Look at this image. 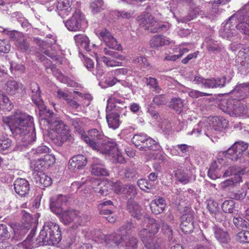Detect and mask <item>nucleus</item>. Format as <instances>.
Masks as SVG:
<instances>
[{
	"mask_svg": "<svg viewBox=\"0 0 249 249\" xmlns=\"http://www.w3.org/2000/svg\"><path fill=\"white\" fill-rule=\"evenodd\" d=\"M4 126L11 130L14 138L22 146H27L34 142L36 134L33 128L34 118L19 110L15 111L9 116L2 119Z\"/></svg>",
	"mask_w": 249,
	"mask_h": 249,
	"instance_id": "f257e3e1",
	"label": "nucleus"
},
{
	"mask_svg": "<svg viewBox=\"0 0 249 249\" xmlns=\"http://www.w3.org/2000/svg\"><path fill=\"white\" fill-rule=\"evenodd\" d=\"M43 112V113H45L47 117L42 118V121L50 125V128L53 131L52 141L57 145L61 146L71 137L69 127L61 120L53 121L54 113L50 109L45 108Z\"/></svg>",
	"mask_w": 249,
	"mask_h": 249,
	"instance_id": "f03ea898",
	"label": "nucleus"
},
{
	"mask_svg": "<svg viewBox=\"0 0 249 249\" xmlns=\"http://www.w3.org/2000/svg\"><path fill=\"white\" fill-rule=\"evenodd\" d=\"M36 240L39 245L58 244L61 240L59 225L51 221L45 222Z\"/></svg>",
	"mask_w": 249,
	"mask_h": 249,
	"instance_id": "7ed1b4c3",
	"label": "nucleus"
},
{
	"mask_svg": "<svg viewBox=\"0 0 249 249\" xmlns=\"http://www.w3.org/2000/svg\"><path fill=\"white\" fill-rule=\"evenodd\" d=\"M93 150L101 154L106 158L112 160L114 163H124L125 160L122 155L118 144L115 142L108 141L104 143H99L98 147Z\"/></svg>",
	"mask_w": 249,
	"mask_h": 249,
	"instance_id": "20e7f679",
	"label": "nucleus"
},
{
	"mask_svg": "<svg viewBox=\"0 0 249 249\" xmlns=\"http://www.w3.org/2000/svg\"><path fill=\"white\" fill-rule=\"evenodd\" d=\"M219 108L231 117H241L247 113V106L238 100L224 98L218 104Z\"/></svg>",
	"mask_w": 249,
	"mask_h": 249,
	"instance_id": "39448f33",
	"label": "nucleus"
},
{
	"mask_svg": "<svg viewBox=\"0 0 249 249\" xmlns=\"http://www.w3.org/2000/svg\"><path fill=\"white\" fill-rule=\"evenodd\" d=\"M248 147V144L243 142H236L225 152V156L231 160L236 161L241 158L245 160L248 156L246 151Z\"/></svg>",
	"mask_w": 249,
	"mask_h": 249,
	"instance_id": "423d86ee",
	"label": "nucleus"
},
{
	"mask_svg": "<svg viewBox=\"0 0 249 249\" xmlns=\"http://www.w3.org/2000/svg\"><path fill=\"white\" fill-rule=\"evenodd\" d=\"M104 133L101 130H98L96 128H93L89 130L87 134L84 132L82 134L81 139L90 147L92 150L96 148L99 144L98 140L103 139Z\"/></svg>",
	"mask_w": 249,
	"mask_h": 249,
	"instance_id": "0eeeda50",
	"label": "nucleus"
},
{
	"mask_svg": "<svg viewBox=\"0 0 249 249\" xmlns=\"http://www.w3.org/2000/svg\"><path fill=\"white\" fill-rule=\"evenodd\" d=\"M141 226L143 228L139 231V237H140L141 232L142 231H145L147 232L144 236L151 237L152 234L154 235L158 233L160 228V223L159 221L151 218L147 214H145L143 216Z\"/></svg>",
	"mask_w": 249,
	"mask_h": 249,
	"instance_id": "6e6552de",
	"label": "nucleus"
},
{
	"mask_svg": "<svg viewBox=\"0 0 249 249\" xmlns=\"http://www.w3.org/2000/svg\"><path fill=\"white\" fill-rule=\"evenodd\" d=\"M234 14H238L236 17V29L243 34L249 36V12L243 10Z\"/></svg>",
	"mask_w": 249,
	"mask_h": 249,
	"instance_id": "1a4fd4ad",
	"label": "nucleus"
},
{
	"mask_svg": "<svg viewBox=\"0 0 249 249\" xmlns=\"http://www.w3.org/2000/svg\"><path fill=\"white\" fill-rule=\"evenodd\" d=\"M238 14H233L226 23L223 28L220 30L219 35L223 38L230 39L237 34L236 28V17Z\"/></svg>",
	"mask_w": 249,
	"mask_h": 249,
	"instance_id": "9d476101",
	"label": "nucleus"
},
{
	"mask_svg": "<svg viewBox=\"0 0 249 249\" xmlns=\"http://www.w3.org/2000/svg\"><path fill=\"white\" fill-rule=\"evenodd\" d=\"M140 26L145 30H149L151 33H157L160 28L159 23L150 15H143L138 17Z\"/></svg>",
	"mask_w": 249,
	"mask_h": 249,
	"instance_id": "9b49d317",
	"label": "nucleus"
},
{
	"mask_svg": "<svg viewBox=\"0 0 249 249\" xmlns=\"http://www.w3.org/2000/svg\"><path fill=\"white\" fill-rule=\"evenodd\" d=\"M210 127L216 131L222 132L228 128L229 121L221 116H210L208 118Z\"/></svg>",
	"mask_w": 249,
	"mask_h": 249,
	"instance_id": "f8f14e48",
	"label": "nucleus"
},
{
	"mask_svg": "<svg viewBox=\"0 0 249 249\" xmlns=\"http://www.w3.org/2000/svg\"><path fill=\"white\" fill-rule=\"evenodd\" d=\"M83 16L79 10H76L71 19L65 22V26L69 31H77L81 28Z\"/></svg>",
	"mask_w": 249,
	"mask_h": 249,
	"instance_id": "ddd939ff",
	"label": "nucleus"
},
{
	"mask_svg": "<svg viewBox=\"0 0 249 249\" xmlns=\"http://www.w3.org/2000/svg\"><path fill=\"white\" fill-rule=\"evenodd\" d=\"M97 34L110 49L119 50L121 47L120 45L117 43L116 39L106 28L98 31Z\"/></svg>",
	"mask_w": 249,
	"mask_h": 249,
	"instance_id": "4468645a",
	"label": "nucleus"
},
{
	"mask_svg": "<svg viewBox=\"0 0 249 249\" xmlns=\"http://www.w3.org/2000/svg\"><path fill=\"white\" fill-rule=\"evenodd\" d=\"M180 228L185 233L193 231L194 226V216L193 212L184 213L181 217Z\"/></svg>",
	"mask_w": 249,
	"mask_h": 249,
	"instance_id": "2eb2a0df",
	"label": "nucleus"
},
{
	"mask_svg": "<svg viewBox=\"0 0 249 249\" xmlns=\"http://www.w3.org/2000/svg\"><path fill=\"white\" fill-rule=\"evenodd\" d=\"M87 164V159L83 155H76L71 157L69 160L68 167L69 170L76 171L81 170Z\"/></svg>",
	"mask_w": 249,
	"mask_h": 249,
	"instance_id": "dca6fc26",
	"label": "nucleus"
},
{
	"mask_svg": "<svg viewBox=\"0 0 249 249\" xmlns=\"http://www.w3.org/2000/svg\"><path fill=\"white\" fill-rule=\"evenodd\" d=\"M231 97L233 100L240 101L246 98L249 95V83L240 84L231 92Z\"/></svg>",
	"mask_w": 249,
	"mask_h": 249,
	"instance_id": "f3484780",
	"label": "nucleus"
},
{
	"mask_svg": "<svg viewBox=\"0 0 249 249\" xmlns=\"http://www.w3.org/2000/svg\"><path fill=\"white\" fill-rule=\"evenodd\" d=\"M68 200L67 196L59 195L56 196L52 197L50 200V209L57 215H59L62 211V206L65 204Z\"/></svg>",
	"mask_w": 249,
	"mask_h": 249,
	"instance_id": "a211bd4d",
	"label": "nucleus"
},
{
	"mask_svg": "<svg viewBox=\"0 0 249 249\" xmlns=\"http://www.w3.org/2000/svg\"><path fill=\"white\" fill-rule=\"evenodd\" d=\"M14 186L16 193L21 196H25L30 191L29 183L25 178H17L14 182Z\"/></svg>",
	"mask_w": 249,
	"mask_h": 249,
	"instance_id": "6ab92c4d",
	"label": "nucleus"
},
{
	"mask_svg": "<svg viewBox=\"0 0 249 249\" xmlns=\"http://www.w3.org/2000/svg\"><path fill=\"white\" fill-rule=\"evenodd\" d=\"M127 209L131 215L138 220L141 219L142 218L143 219V216L146 214L142 212V208L141 206L132 199L128 200Z\"/></svg>",
	"mask_w": 249,
	"mask_h": 249,
	"instance_id": "aec40b11",
	"label": "nucleus"
},
{
	"mask_svg": "<svg viewBox=\"0 0 249 249\" xmlns=\"http://www.w3.org/2000/svg\"><path fill=\"white\" fill-rule=\"evenodd\" d=\"M147 232L142 231L140 233V239L147 249H160V245L156 237L153 236H144Z\"/></svg>",
	"mask_w": 249,
	"mask_h": 249,
	"instance_id": "412c9836",
	"label": "nucleus"
},
{
	"mask_svg": "<svg viewBox=\"0 0 249 249\" xmlns=\"http://www.w3.org/2000/svg\"><path fill=\"white\" fill-rule=\"evenodd\" d=\"M174 175L177 180L182 184L189 183L192 178V172L187 168L178 169L174 171Z\"/></svg>",
	"mask_w": 249,
	"mask_h": 249,
	"instance_id": "4be33fe9",
	"label": "nucleus"
},
{
	"mask_svg": "<svg viewBox=\"0 0 249 249\" xmlns=\"http://www.w3.org/2000/svg\"><path fill=\"white\" fill-rule=\"evenodd\" d=\"M72 0H58L56 9L59 15L63 18L68 16L71 11Z\"/></svg>",
	"mask_w": 249,
	"mask_h": 249,
	"instance_id": "5701e85b",
	"label": "nucleus"
},
{
	"mask_svg": "<svg viewBox=\"0 0 249 249\" xmlns=\"http://www.w3.org/2000/svg\"><path fill=\"white\" fill-rule=\"evenodd\" d=\"M10 36L20 49L24 51H27L28 49L29 45L22 34L18 31H13L10 33Z\"/></svg>",
	"mask_w": 249,
	"mask_h": 249,
	"instance_id": "b1692460",
	"label": "nucleus"
},
{
	"mask_svg": "<svg viewBox=\"0 0 249 249\" xmlns=\"http://www.w3.org/2000/svg\"><path fill=\"white\" fill-rule=\"evenodd\" d=\"M35 181L41 189L49 187L52 184V179L42 172H37L35 176Z\"/></svg>",
	"mask_w": 249,
	"mask_h": 249,
	"instance_id": "393cba45",
	"label": "nucleus"
},
{
	"mask_svg": "<svg viewBox=\"0 0 249 249\" xmlns=\"http://www.w3.org/2000/svg\"><path fill=\"white\" fill-rule=\"evenodd\" d=\"M165 206L166 204L164 199L160 197L152 201L150 205L152 213L155 214L162 213Z\"/></svg>",
	"mask_w": 249,
	"mask_h": 249,
	"instance_id": "a878e982",
	"label": "nucleus"
},
{
	"mask_svg": "<svg viewBox=\"0 0 249 249\" xmlns=\"http://www.w3.org/2000/svg\"><path fill=\"white\" fill-rule=\"evenodd\" d=\"M30 89L32 91L31 94L32 100L35 104L39 107L42 103L39 87L36 83L34 82L31 84Z\"/></svg>",
	"mask_w": 249,
	"mask_h": 249,
	"instance_id": "bb28decb",
	"label": "nucleus"
},
{
	"mask_svg": "<svg viewBox=\"0 0 249 249\" xmlns=\"http://www.w3.org/2000/svg\"><path fill=\"white\" fill-rule=\"evenodd\" d=\"M106 119L109 127L113 129L117 128L120 124V115L116 112H107Z\"/></svg>",
	"mask_w": 249,
	"mask_h": 249,
	"instance_id": "cd10ccee",
	"label": "nucleus"
},
{
	"mask_svg": "<svg viewBox=\"0 0 249 249\" xmlns=\"http://www.w3.org/2000/svg\"><path fill=\"white\" fill-rule=\"evenodd\" d=\"M150 45L152 48H157L170 44L169 40L161 35H155L150 40Z\"/></svg>",
	"mask_w": 249,
	"mask_h": 249,
	"instance_id": "c85d7f7f",
	"label": "nucleus"
},
{
	"mask_svg": "<svg viewBox=\"0 0 249 249\" xmlns=\"http://www.w3.org/2000/svg\"><path fill=\"white\" fill-rule=\"evenodd\" d=\"M215 237L219 242L222 243H227L230 240L228 232L223 229L216 227L213 228Z\"/></svg>",
	"mask_w": 249,
	"mask_h": 249,
	"instance_id": "c756f323",
	"label": "nucleus"
},
{
	"mask_svg": "<svg viewBox=\"0 0 249 249\" xmlns=\"http://www.w3.org/2000/svg\"><path fill=\"white\" fill-rule=\"evenodd\" d=\"M74 40L77 46H80L88 52L90 51L89 38L83 34L76 35L74 36Z\"/></svg>",
	"mask_w": 249,
	"mask_h": 249,
	"instance_id": "7c9ffc66",
	"label": "nucleus"
},
{
	"mask_svg": "<svg viewBox=\"0 0 249 249\" xmlns=\"http://www.w3.org/2000/svg\"><path fill=\"white\" fill-rule=\"evenodd\" d=\"M222 175L221 169L218 167L216 161H213L211 164L208 171V176L212 179L215 180L220 178Z\"/></svg>",
	"mask_w": 249,
	"mask_h": 249,
	"instance_id": "2f4dec72",
	"label": "nucleus"
},
{
	"mask_svg": "<svg viewBox=\"0 0 249 249\" xmlns=\"http://www.w3.org/2000/svg\"><path fill=\"white\" fill-rule=\"evenodd\" d=\"M6 87L7 92L10 94L14 95L21 90L22 85L15 81H9L7 82Z\"/></svg>",
	"mask_w": 249,
	"mask_h": 249,
	"instance_id": "473e14b6",
	"label": "nucleus"
},
{
	"mask_svg": "<svg viewBox=\"0 0 249 249\" xmlns=\"http://www.w3.org/2000/svg\"><path fill=\"white\" fill-rule=\"evenodd\" d=\"M91 173L97 176H108V171L101 164H93L91 166Z\"/></svg>",
	"mask_w": 249,
	"mask_h": 249,
	"instance_id": "72a5a7b5",
	"label": "nucleus"
},
{
	"mask_svg": "<svg viewBox=\"0 0 249 249\" xmlns=\"http://www.w3.org/2000/svg\"><path fill=\"white\" fill-rule=\"evenodd\" d=\"M79 213L75 210H68L60 214L61 215L63 220L66 224H68L74 220L77 217Z\"/></svg>",
	"mask_w": 249,
	"mask_h": 249,
	"instance_id": "f704fd0d",
	"label": "nucleus"
},
{
	"mask_svg": "<svg viewBox=\"0 0 249 249\" xmlns=\"http://www.w3.org/2000/svg\"><path fill=\"white\" fill-rule=\"evenodd\" d=\"M13 107L7 96L0 92V109L4 111H10Z\"/></svg>",
	"mask_w": 249,
	"mask_h": 249,
	"instance_id": "c9c22d12",
	"label": "nucleus"
},
{
	"mask_svg": "<svg viewBox=\"0 0 249 249\" xmlns=\"http://www.w3.org/2000/svg\"><path fill=\"white\" fill-rule=\"evenodd\" d=\"M203 82V86L206 88L223 87L225 84V81L220 78L205 79Z\"/></svg>",
	"mask_w": 249,
	"mask_h": 249,
	"instance_id": "e433bc0d",
	"label": "nucleus"
},
{
	"mask_svg": "<svg viewBox=\"0 0 249 249\" xmlns=\"http://www.w3.org/2000/svg\"><path fill=\"white\" fill-rule=\"evenodd\" d=\"M147 137V136L144 134H136L132 138L131 141L137 147L142 149L144 147L143 145Z\"/></svg>",
	"mask_w": 249,
	"mask_h": 249,
	"instance_id": "4c0bfd02",
	"label": "nucleus"
},
{
	"mask_svg": "<svg viewBox=\"0 0 249 249\" xmlns=\"http://www.w3.org/2000/svg\"><path fill=\"white\" fill-rule=\"evenodd\" d=\"M122 237L117 234H110L105 235L104 238V242L109 247L114 245H118L120 244Z\"/></svg>",
	"mask_w": 249,
	"mask_h": 249,
	"instance_id": "58836bf2",
	"label": "nucleus"
},
{
	"mask_svg": "<svg viewBox=\"0 0 249 249\" xmlns=\"http://www.w3.org/2000/svg\"><path fill=\"white\" fill-rule=\"evenodd\" d=\"M98 192L102 196H107L111 190L112 182L108 181H101L98 184Z\"/></svg>",
	"mask_w": 249,
	"mask_h": 249,
	"instance_id": "ea45409f",
	"label": "nucleus"
},
{
	"mask_svg": "<svg viewBox=\"0 0 249 249\" xmlns=\"http://www.w3.org/2000/svg\"><path fill=\"white\" fill-rule=\"evenodd\" d=\"M242 181V178L240 175H235L234 178L228 179L221 183V188L225 189L227 188L234 186L235 184Z\"/></svg>",
	"mask_w": 249,
	"mask_h": 249,
	"instance_id": "a19ab883",
	"label": "nucleus"
},
{
	"mask_svg": "<svg viewBox=\"0 0 249 249\" xmlns=\"http://www.w3.org/2000/svg\"><path fill=\"white\" fill-rule=\"evenodd\" d=\"M207 209L211 214L215 215L219 214V207L218 203L214 199L210 198L207 200Z\"/></svg>",
	"mask_w": 249,
	"mask_h": 249,
	"instance_id": "79ce46f5",
	"label": "nucleus"
},
{
	"mask_svg": "<svg viewBox=\"0 0 249 249\" xmlns=\"http://www.w3.org/2000/svg\"><path fill=\"white\" fill-rule=\"evenodd\" d=\"M11 72L14 74H21L24 72L25 67L21 63H17L13 61L9 62Z\"/></svg>",
	"mask_w": 249,
	"mask_h": 249,
	"instance_id": "37998d69",
	"label": "nucleus"
},
{
	"mask_svg": "<svg viewBox=\"0 0 249 249\" xmlns=\"http://www.w3.org/2000/svg\"><path fill=\"white\" fill-rule=\"evenodd\" d=\"M143 146L144 147H142V149L146 151L147 150H156L158 149L159 145L156 141L147 136V140L145 141Z\"/></svg>",
	"mask_w": 249,
	"mask_h": 249,
	"instance_id": "c03bdc74",
	"label": "nucleus"
},
{
	"mask_svg": "<svg viewBox=\"0 0 249 249\" xmlns=\"http://www.w3.org/2000/svg\"><path fill=\"white\" fill-rule=\"evenodd\" d=\"M21 213L22 215V223L26 225V227L31 228L33 224L35 223V220L33 218L31 214L24 210L21 211Z\"/></svg>",
	"mask_w": 249,
	"mask_h": 249,
	"instance_id": "a18cd8bd",
	"label": "nucleus"
},
{
	"mask_svg": "<svg viewBox=\"0 0 249 249\" xmlns=\"http://www.w3.org/2000/svg\"><path fill=\"white\" fill-rule=\"evenodd\" d=\"M12 228L13 229L15 234H18L20 235L24 234L28 230L30 229V227H26V225L20 223H15L12 225Z\"/></svg>",
	"mask_w": 249,
	"mask_h": 249,
	"instance_id": "49530a36",
	"label": "nucleus"
},
{
	"mask_svg": "<svg viewBox=\"0 0 249 249\" xmlns=\"http://www.w3.org/2000/svg\"><path fill=\"white\" fill-rule=\"evenodd\" d=\"M235 202L233 200H225L222 204L223 212L226 213H233L235 208Z\"/></svg>",
	"mask_w": 249,
	"mask_h": 249,
	"instance_id": "de8ad7c7",
	"label": "nucleus"
},
{
	"mask_svg": "<svg viewBox=\"0 0 249 249\" xmlns=\"http://www.w3.org/2000/svg\"><path fill=\"white\" fill-rule=\"evenodd\" d=\"M70 123L71 126H72L74 130L78 133L82 135L84 133L83 129L82 128L83 122L80 118L71 119Z\"/></svg>",
	"mask_w": 249,
	"mask_h": 249,
	"instance_id": "09e8293b",
	"label": "nucleus"
},
{
	"mask_svg": "<svg viewBox=\"0 0 249 249\" xmlns=\"http://www.w3.org/2000/svg\"><path fill=\"white\" fill-rule=\"evenodd\" d=\"M184 107V103L180 98H174L171 101L170 107L177 111L181 112Z\"/></svg>",
	"mask_w": 249,
	"mask_h": 249,
	"instance_id": "8fccbe9b",
	"label": "nucleus"
},
{
	"mask_svg": "<svg viewBox=\"0 0 249 249\" xmlns=\"http://www.w3.org/2000/svg\"><path fill=\"white\" fill-rule=\"evenodd\" d=\"M132 62L133 63L140 66L142 68H147L150 66L147 59L142 55L137 56L132 60Z\"/></svg>",
	"mask_w": 249,
	"mask_h": 249,
	"instance_id": "3c124183",
	"label": "nucleus"
},
{
	"mask_svg": "<svg viewBox=\"0 0 249 249\" xmlns=\"http://www.w3.org/2000/svg\"><path fill=\"white\" fill-rule=\"evenodd\" d=\"M138 239L134 237H129L125 241L124 249H137Z\"/></svg>",
	"mask_w": 249,
	"mask_h": 249,
	"instance_id": "603ef678",
	"label": "nucleus"
},
{
	"mask_svg": "<svg viewBox=\"0 0 249 249\" xmlns=\"http://www.w3.org/2000/svg\"><path fill=\"white\" fill-rule=\"evenodd\" d=\"M146 83L147 86H150L154 89V90L159 93L161 90L158 85L157 79L151 77L145 78Z\"/></svg>",
	"mask_w": 249,
	"mask_h": 249,
	"instance_id": "864d4df0",
	"label": "nucleus"
},
{
	"mask_svg": "<svg viewBox=\"0 0 249 249\" xmlns=\"http://www.w3.org/2000/svg\"><path fill=\"white\" fill-rule=\"evenodd\" d=\"M233 222L235 226L238 229L247 228L248 222L241 217H236L233 218Z\"/></svg>",
	"mask_w": 249,
	"mask_h": 249,
	"instance_id": "5fc2aeb1",
	"label": "nucleus"
},
{
	"mask_svg": "<svg viewBox=\"0 0 249 249\" xmlns=\"http://www.w3.org/2000/svg\"><path fill=\"white\" fill-rule=\"evenodd\" d=\"M237 239L241 243H249V231H243L237 234Z\"/></svg>",
	"mask_w": 249,
	"mask_h": 249,
	"instance_id": "6e6d98bb",
	"label": "nucleus"
},
{
	"mask_svg": "<svg viewBox=\"0 0 249 249\" xmlns=\"http://www.w3.org/2000/svg\"><path fill=\"white\" fill-rule=\"evenodd\" d=\"M125 193L128 196H130V199L132 197H134L137 194V190L136 187L133 185H125Z\"/></svg>",
	"mask_w": 249,
	"mask_h": 249,
	"instance_id": "4d7b16f0",
	"label": "nucleus"
},
{
	"mask_svg": "<svg viewBox=\"0 0 249 249\" xmlns=\"http://www.w3.org/2000/svg\"><path fill=\"white\" fill-rule=\"evenodd\" d=\"M109 49L107 48H104V53L107 55H110L114 58H117L121 61H123L125 59V57L122 55L119 54L117 52L113 51L112 49Z\"/></svg>",
	"mask_w": 249,
	"mask_h": 249,
	"instance_id": "13d9d810",
	"label": "nucleus"
},
{
	"mask_svg": "<svg viewBox=\"0 0 249 249\" xmlns=\"http://www.w3.org/2000/svg\"><path fill=\"white\" fill-rule=\"evenodd\" d=\"M48 168L47 166H46L45 163L43 162L42 158L38 159L35 161L34 164V170L37 172H42L45 170L46 169Z\"/></svg>",
	"mask_w": 249,
	"mask_h": 249,
	"instance_id": "bf43d9fd",
	"label": "nucleus"
},
{
	"mask_svg": "<svg viewBox=\"0 0 249 249\" xmlns=\"http://www.w3.org/2000/svg\"><path fill=\"white\" fill-rule=\"evenodd\" d=\"M102 60L108 67H113L122 66V62L114 59H111L107 57H103Z\"/></svg>",
	"mask_w": 249,
	"mask_h": 249,
	"instance_id": "052dcab7",
	"label": "nucleus"
},
{
	"mask_svg": "<svg viewBox=\"0 0 249 249\" xmlns=\"http://www.w3.org/2000/svg\"><path fill=\"white\" fill-rule=\"evenodd\" d=\"M10 237V234L8 231L7 227L5 224H0V238L2 240L8 239Z\"/></svg>",
	"mask_w": 249,
	"mask_h": 249,
	"instance_id": "680f3d73",
	"label": "nucleus"
},
{
	"mask_svg": "<svg viewBox=\"0 0 249 249\" xmlns=\"http://www.w3.org/2000/svg\"><path fill=\"white\" fill-rule=\"evenodd\" d=\"M103 2L102 0H97L95 2H93L90 4V8L92 9V11L94 14L97 13L101 11V9H103L102 6Z\"/></svg>",
	"mask_w": 249,
	"mask_h": 249,
	"instance_id": "e2e57ef3",
	"label": "nucleus"
},
{
	"mask_svg": "<svg viewBox=\"0 0 249 249\" xmlns=\"http://www.w3.org/2000/svg\"><path fill=\"white\" fill-rule=\"evenodd\" d=\"M138 185L142 190L145 191L146 189H150L152 185L145 179H140L138 181Z\"/></svg>",
	"mask_w": 249,
	"mask_h": 249,
	"instance_id": "0e129e2a",
	"label": "nucleus"
},
{
	"mask_svg": "<svg viewBox=\"0 0 249 249\" xmlns=\"http://www.w3.org/2000/svg\"><path fill=\"white\" fill-rule=\"evenodd\" d=\"M11 45L8 41L4 39H0V52L3 53H8L10 50Z\"/></svg>",
	"mask_w": 249,
	"mask_h": 249,
	"instance_id": "69168bd1",
	"label": "nucleus"
},
{
	"mask_svg": "<svg viewBox=\"0 0 249 249\" xmlns=\"http://www.w3.org/2000/svg\"><path fill=\"white\" fill-rule=\"evenodd\" d=\"M189 96L193 98H197L203 96H208L211 95L210 93L203 92L197 90H192L189 92Z\"/></svg>",
	"mask_w": 249,
	"mask_h": 249,
	"instance_id": "338daca9",
	"label": "nucleus"
},
{
	"mask_svg": "<svg viewBox=\"0 0 249 249\" xmlns=\"http://www.w3.org/2000/svg\"><path fill=\"white\" fill-rule=\"evenodd\" d=\"M125 185L122 186L120 182L112 183L111 189H113L116 194H124L125 193Z\"/></svg>",
	"mask_w": 249,
	"mask_h": 249,
	"instance_id": "774afa93",
	"label": "nucleus"
}]
</instances>
